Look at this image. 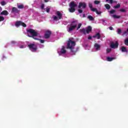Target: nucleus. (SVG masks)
Returning <instances> with one entry per match:
<instances>
[{
  "label": "nucleus",
  "mask_w": 128,
  "mask_h": 128,
  "mask_svg": "<svg viewBox=\"0 0 128 128\" xmlns=\"http://www.w3.org/2000/svg\"><path fill=\"white\" fill-rule=\"evenodd\" d=\"M67 46V48L70 50L72 54H76V52H78V48H76V50H74V46H76V42L72 40V39H68Z\"/></svg>",
  "instance_id": "f257e3e1"
},
{
  "label": "nucleus",
  "mask_w": 128,
  "mask_h": 128,
  "mask_svg": "<svg viewBox=\"0 0 128 128\" xmlns=\"http://www.w3.org/2000/svg\"><path fill=\"white\" fill-rule=\"evenodd\" d=\"M28 36L29 38H32L35 40H40V38H36L34 36H38V32L34 29H29L28 30Z\"/></svg>",
  "instance_id": "f03ea898"
},
{
  "label": "nucleus",
  "mask_w": 128,
  "mask_h": 128,
  "mask_svg": "<svg viewBox=\"0 0 128 128\" xmlns=\"http://www.w3.org/2000/svg\"><path fill=\"white\" fill-rule=\"evenodd\" d=\"M78 26V23H76V20H73L71 22L70 28H68V32H72V30H74Z\"/></svg>",
  "instance_id": "7ed1b4c3"
},
{
  "label": "nucleus",
  "mask_w": 128,
  "mask_h": 128,
  "mask_svg": "<svg viewBox=\"0 0 128 128\" xmlns=\"http://www.w3.org/2000/svg\"><path fill=\"white\" fill-rule=\"evenodd\" d=\"M77 6L78 5L76 4V2H70L69 5L70 8L68 10L70 12H76V8H76Z\"/></svg>",
  "instance_id": "20e7f679"
},
{
  "label": "nucleus",
  "mask_w": 128,
  "mask_h": 128,
  "mask_svg": "<svg viewBox=\"0 0 128 128\" xmlns=\"http://www.w3.org/2000/svg\"><path fill=\"white\" fill-rule=\"evenodd\" d=\"M92 30V28L90 26H88L86 30V28H83L82 29H80V32L82 34H90V32Z\"/></svg>",
  "instance_id": "39448f33"
},
{
  "label": "nucleus",
  "mask_w": 128,
  "mask_h": 128,
  "mask_svg": "<svg viewBox=\"0 0 128 128\" xmlns=\"http://www.w3.org/2000/svg\"><path fill=\"white\" fill-rule=\"evenodd\" d=\"M56 14H57L58 16H56L55 15H53L52 18H53L54 20H62V14L60 13V11H57L56 12Z\"/></svg>",
  "instance_id": "423d86ee"
},
{
  "label": "nucleus",
  "mask_w": 128,
  "mask_h": 128,
  "mask_svg": "<svg viewBox=\"0 0 128 128\" xmlns=\"http://www.w3.org/2000/svg\"><path fill=\"white\" fill-rule=\"evenodd\" d=\"M28 48L30 49L31 52H36L38 50V48L36 47V45L34 44H28Z\"/></svg>",
  "instance_id": "0eeeda50"
},
{
  "label": "nucleus",
  "mask_w": 128,
  "mask_h": 128,
  "mask_svg": "<svg viewBox=\"0 0 128 128\" xmlns=\"http://www.w3.org/2000/svg\"><path fill=\"white\" fill-rule=\"evenodd\" d=\"M88 6H89L90 10H92V12H96V13L97 14H102V12H98V9H96V8H92V3L88 4Z\"/></svg>",
  "instance_id": "6e6552de"
},
{
  "label": "nucleus",
  "mask_w": 128,
  "mask_h": 128,
  "mask_svg": "<svg viewBox=\"0 0 128 128\" xmlns=\"http://www.w3.org/2000/svg\"><path fill=\"white\" fill-rule=\"evenodd\" d=\"M50 36H52V32H50V30H47L45 32L44 38L46 40H48V38H50Z\"/></svg>",
  "instance_id": "1a4fd4ad"
},
{
  "label": "nucleus",
  "mask_w": 128,
  "mask_h": 128,
  "mask_svg": "<svg viewBox=\"0 0 128 128\" xmlns=\"http://www.w3.org/2000/svg\"><path fill=\"white\" fill-rule=\"evenodd\" d=\"M110 46L112 48H118V42H116L115 44L114 42H111Z\"/></svg>",
  "instance_id": "9d476101"
},
{
  "label": "nucleus",
  "mask_w": 128,
  "mask_h": 128,
  "mask_svg": "<svg viewBox=\"0 0 128 128\" xmlns=\"http://www.w3.org/2000/svg\"><path fill=\"white\" fill-rule=\"evenodd\" d=\"M86 8V4L84 2H80L78 6V8Z\"/></svg>",
  "instance_id": "9b49d317"
},
{
  "label": "nucleus",
  "mask_w": 128,
  "mask_h": 128,
  "mask_svg": "<svg viewBox=\"0 0 128 128\" xmlns=\"http://www.w3.org/2000/svg\"><path fill=\"white\" fill-rule=\"evenodd\" d=\"M12 14H20V10L16 7H13L12 9Z\"/></svg>",
  "instance_id": "f8f14e48"
},
{
  "label": "nucleus",
  "mask_w": 128,
  "mask_h": 128,
  "mask_svg": "<svg viewBox=\"0 0 128 128\" xmlns=\"http://www.w3.org/2000/svg\"><path fill=\"white\" fill-rule=\"evenodd\" d=\"M100 33H96L95 35L92 36V38H97V40H100Z\"/></svg>",
  "instance_id": "ddd939ff"
},
{
  "label": "nucleus",
  "mask_w": 128,
  "mask_h": 128,
  "mask_svg": "<svg viewBox=\"0 0 128 128\" xmlns=\"http://www.w3.org/2000/svg\"><path fill=\"white\" fill-rule=\"evenodd\" d=\"M94 46L96 48V50H100V45L98 44V43H96Z\"/></svg>",
  "instance_id": "4468645a"
},
{
  "label": "nucleus",
  "mask_w": 128,
  "mask_h": 128,
  "mask_svg": "<svg viewBox=\"0 0 128 128\" xmlns=\"http://www.w3.org/2000/svg\"><path fill=\"white\" fill-rule=\"evenodd\" d=\"M0 16H8V12L6 10H3L0 14Z\"/></svg>",
  "instance_id": "2eb2a0df"
},
{
  "label": "nucleus",
  "mask_w": 128,
  "mask_h": 128,
  "mask_svg": "<svg viewBox=\"0 0 128 128\" xmlns=\"http://www.w3.org/2000/svg\"><path fill=\"white\" fill-rule=\"evenodd\" d=\"M60 52L62 54L66 53V47H64V46H62L60 50Z\"/></svg>",
  "instance_id": "dca6fc26"
},
{
  "label": "nucleus",
  "mask_w": 128,
  "mask_h": 128,
  "mask_svg": "<svg viewBox=\"0 0 128 128\" xmlns=\"http://www.w3.org/2000/svg\"><path fill=\"white\" fill-rule=\"evenodd\" d=\"M121 50L122 52H128V49L124 46H122L121 48Z\"/></svg>",
  "instance_id": "f3484780"
},
{
  "label": "nucleus",
  "mask_w": 128,
  "mask_h": 128,
  "mask_svg": "<svg viewBox=\"0 0 128 128\" xmlns=\"http://www.w3.org/2000/svg\"><path fill=\"white\" fill-rule=\"evenodd\" d=\"M16 26H22V21H17L15 23Z\"/></svg>",
  "instance_id": "a211bd4d"
},
{
  "label": "nucleus",
  "mask_w": 128,
  "mask_h": 128,
  "mask_svg": "<svg viewBox=\"0 0 128 128\" xmlns=\"http://www.w3.org/2000/svg\"><path fill=\"white\" fill-rule=\"evenodd\" d=\"M87 18H88V20H91L92 22L94 20V17H92V16L90 15L88 16Z\"/></svg>",
  "instance_id": "6ab92c4d"
},
{
  "label": "nucleus",
  "mask_w": 128,
  "mask_h": 128,
  "mask_svg": "<svg viewBox=\"0 0 128 128\" xmlns=\"http://www.w3.org/2000/svg\"><path fill=\"white\" fill-rule=\"evenodd\" d=\"M115 60L114 58H110V57L107 58L108 62H112V60Z\"/></svg>",
  "instance_id": "aec40b11"
},
{
  "label": "nucleus",
  "mask_w": 128,
  "mask_h": 128,
  "mask_svg": "<svg viewBox=\"0 0 128 128\" xmlns=\"http://www.w3.org/2000/svg\"><path fill=\"white\" fill-rule=\"evenodd\" d=\"M24 8V6L23 4L18 5V8H19L20 10H22Z\"/></svg>",
  "instance_id": "412c9836"
},
{
  "label": "nucleus",
  "mask_w": 128,
  "mask_h": 128,
  "mask_svg": "<svg viewBox=\"0 0 128 128\" xmlns=\"http://www.w3.org/2000/svg\"><path fill=\"white\" fill-rule=\"evenodd\" d=\"M104 6L106 10H110V6L108 4H106L104 5Z\"/></svg>",
  "instance_id": "4be33fe9"
},
{
  "label": "nucleus",
  "mask_w": 128,
  "mask_h": 128,
  "mask_svg": "<svg viewBox=\"0 0 128 128\" xmlns=\"http://www.w3.org/2000/svg\"><path fill=\"white\" fill-rule=\"evenodd\" d=\"M112 18H120V16H118L117 15L114 14L112 15Z\"/></svg>",
  "instance_id": "5701e85b"
},
{
  "label": "nucleus",
  "mask_w": 128,
  "mask_h": 128,
  "mask_svg": "<svg viewBox=\"0 0 128 128\" xmlns=\"http://www.w3.org/2000/svg\"><path fill=\"white\" fill-rule=\"evenodd\" d=\"M124 43L126 46H128V38L124 40Z\"/></svg>",
  "instance_id": "b1692460"
},
{
  "label": "nucleus",
  "mask_w": 128,
  "mask_h": 128,
  "mask_svg": "<svg viewBox=\"0 0 128 128\" xmlns=\"http://www.w3.org/2000/svg\"><path fill=\"white\" fill-rule=\"evenodd\" d=\"M114 8H120V4H117L116 6H114Z\"/></svg>",
  "instance_id": "393cba45"
},
{
  "label": "nucleus",
  "mask_w": 128,
  "mask_h": 128,
  "mask_svg": "<svg viewBox=\"0 0 128 128\" xmlns=\"http://www.w3.org/2000/svg\"><path fill=\"white\" fill-rule=\"evenodd\" d=\"M81 26H82V24H80V23L78 24V26L76 30H80V28Z\"/></svg>",
  "instance_id": "a878e982"
},
{
  "label": "nucleus",
  "mask_w": 128,
  "mask_h": 128,
  "mask_svg": "<svg viewBox=\"0 0 128 128\" xmlns=\"http://www.w3.org/2000/svg\"><path fill=\"white\" fill-rule=\"evenodd\" d=\"M21 26L24 28H26V24L24 22H22Z\"/></svg>",
  "instance_id": "bb28decb"
},
{
  "label": "nucleus",
  "mask_w": 128,
  "mask_h": 128,
  "mask_svg": "<svg viewBox=\"0 0 128 128\" xmlns=\"http://www.w3.org/2000/svg\"><path fill=\"white\" fill-rule=\"evenodd\" d=\"M110 52H112V49L111 48H108L106 49V54H110Z\"/></svg>",
  "instance_id": "cd10ccee"
},
{
  "label": "nucleus",
  "mask_w": 128,
  "mask_h": 128,
  "mask_svg": "<svg viewBox=\"0 0 128 128\" xmlns=\"http://www.w3.org/2000/svg\"><path fill=\"white\" fill-rule=\"evenodd\" d=\"M94 3L95 4H100V1L95 0L94 2Z\"/></svg>",
  "instance_id": "c85d7f7f"
},
{
  "label": "nucleus",
  "mask_w": 128,
  "mask_h": 128,
  "mask_svg": "<svg viewBox=\"0 0 128 128\" xmlns=\"http://www.w3.org/2000/svg\"><path fill=\"white\" fill-rule=\"evenodd\" d=\"M0 4H2V6H6V2L5 1H2L0 2Z\"/></svg>",
  "instance_id": "c756f323"
},
{
  "label": "nucleus",
  "mask_w": 128,
  "mask_h": 128,
  "mask_svg": "<svg viewBox=\"0 0 128 128\" xmlns=\"http://www.w3.org/2000/svg\"><path fill=\"white\" fill-rule=\"evenodd\" d=\"M114 12H116V10H112L110 12V14H114Z\"/></svg>",
  "instance_id": "7c9ffc66"
},
{
  "label": "nucleus",
  "mask_w": 128,
  "mask_h": 128,
  "mask_svg": "<svg viewBox=\"0 0 128 128\" xmlns=\"http://www.w3.org/2000/svg\"><path fill=\"white\" fill-rule=\"evenodd\" d=\"M4 18L0 16V22H4Z\"/></svg>",
  "instance_id": "2f4dec72"
},
{
  "label": "nucleus",
  "mask_w": 128,
  "mask_h": 128,
  "mask_svg": "<svg viewBox=\"0 0 128 128\" xmlns=\"http://www.w3.org/2000/svg\"><path fill=\"white\" fill-rule=\"evenodd\" d=\"M118 34H122V30L120 29H118Z\"/></svg>",
  "instance_id": "473e14b6"
},
{
  "label": "nucleus",
  "mask_w": 128,
  "mask_h": 128,
  "mask_svg": "<svg viewBox=\"0 0 128 128\" xmlns=\"http://www.w3.org/2000/svg\"><path fill=\"white\" fill-rule=\"evenodd\" d=\"M120 12H126V10H124V8H122L120 10Z\"/></svg>",
  "instance_id": "72a5a7b5"
},
{
  "label": "nucleus",
  "mask_w": 128,
  "mask_h": 128,
  "mask_svg": "<svg viewBox=\"0 0 128 128\" xmlns=\"http://www.w3.org/2000/svg\"><path fill=\"white\" fill-rule=\"evenodd\" d=\"M39 40H40V44H44V40H42V39H39Z\"/></svg>",
  "instance_id": "f704fd0d"
},
{
  "label": "nucleus",
  "mask_w": 128,
  "mask_h": 128,
  "mask_svg": "<svg viewBox=\"0 0 128 128\" xmlns=\"http://www.w3.org/2000/svg\"><path fill=\"white\" fill-rule=\"evenodd\" d=\"M42 10H44V4H42L40 6Z\"/></svg>",
  "instance_id": "c9c22d12"
},
{
  "label": "nucleus",
  "mask_w": 128,
  "mask_h": 128,
  "mask_svg": "<svg viewBox=\"0 0 128 128\" xmlns=\"http://www.w3.org/2000/svg\"><path fill=\"white\" fill-rule=\"evenodd\" d=\"M128 34V32L126 31H124L123 34H122V36H124V35Z\"/></svg>",
  "instance_id": "e433bc0d"
},
{
  "label": "nucleus",
  "mask_w": 128,
  "mask_h": 128,
  "mask_svg": "<svg viewBox=\"0 0 128 128\" xmlns=\"http://www.w3.org/2000/svg\"><path fill=\"white\" fill-rule=\"evenodd\" d=\"M110 2V4H114V1L112 0H106V2Z\"/></svg>",
  "instance_id": "4c0bfd02"
},
{
  "label": "nucleus",
  "mask_w": 128,
  "mask_h": 128,
  "mask_svg": "<svg viewBox=\"0 0 128 128\" xmlns=\"http://www.w3.org/2000/svg\"><path fill=\"white\" fill-rule=\"evenodd\" d=\"M78 12L79 14H82V10L79 9V10H78Z\"/></svg>",
  "instance_id": "58836bf2"
},
{
  "label": "nucleus",
  "mask_w": 128,
  "mask_h": 128,
  "mask_svg": "<svg viewBox=\"0 0 128 128\" xmlns=\"http://www.w3.org/2000/svg\"><path fill=\"white\" fill-rule=\"evenodd\" d=\"M50 8H46V12H50Z\"/></svg>",
  "instance_id": "ea45409f"
},
{
  "label": "nucleus",
  "mask_w": 128,
  "mask_h": 128,
  "mask_svg": "<svg viewBox=\"0 0 128 128\" xmlns=\"http://www.w3.org/2000/svg\"><path fill=\"white\" fill-rule=\"evenodd\" d=\"M109 30H114V28L112 27V26H110L109 28Z\"/></svg>",
  "instance_id": "a19ab883"
},
{
  "label": "nucleus",
  "mask_w": 128,
  "mask_h": 128,
  "mask_svg": "<svg viewBox=\"0 0 128 128\" xmlns=\"http://www.w3.org/2000/svg\"><path fill=\"white\" fill-rule=\"evenodd\" d=\"M92 36H88V40H92Z\"/></svg>",
  "instance_id": "79ce46f5"
},
{
  "label": "nucleus",
  "mask_w": 128,
  "mask_h": 128,
  "mask_svg": "<svg viewBox=\"0 0 128 128\" xmlns=\"http://www.w3.org/2000/svg\"><path fill=\"white\" fill-rule=\"evenodd\" d=\"M11 44H16V42L15 41H12L11 42Z\"/></svg>",
  "instance_id": "37998d69"
},
{
  "label": "nucleus",
  "mask_w": 128,
  "mask_h": 128,
  "mask_svg": "<svg viewBox=\"0 0 128 128\" xmlns=\"http://www.w3.org/2000/svg\"><path fill=\"white\" fill-rule=\"evenodd\" d=\"M20 48H24V46H20Z\"/></svg>",
  "instance_id": "c03bdc74"
},
{
  "label": "nucleus",
  "mask_w": 128,
  "mask_h": 128,
  "mask_svg": "<svg viewBox=\"0 0 128 128\" xmlns=\"http://www.w3.org/2000/svg\"><path fill=\"white\" fill-rule=\"evenodd\" d=\"M82 18H86V14H83Z\"/></svg>",
  "instance_id": "a18cd8bd"
},
{
  "label": "nucleus",
  "mask_w": 128,
  "mask_h": 128,
  "mask_svg": "<svg viewBox=\"0 0 128 128\" xmlns=\"http://www.w3.org/2000/svg\"><path fill=\"white\" fill-rule=\"evenodd\" d=\"M48 2V0H44L45 2Z\"/></svg>",
  "instance_id": "49530a36"
},
{
  "label": "nucleus",
  "mask_w": 128,
  "mask_h": 128,
  "mask_svg": "<svg viewBox=\"0 0 128 128\" xmlns=\"http://www.w3.org/2000/svg\"><path fill=\"white\" fill-rule=\"evenodd\" d=\"M2 10V7L0 6V10Z\"/></svg>",
  "instance_id": "de8ad7c7"
},
{
  "label": "nucleus",
  "mask_w": 128,
  "mask_h": 128,
  "mask_svg": "<svg viewBox=\"0 0 128 128\" xmlns=\"http://www.w3.org/2000/svg\"><path fill=\"white\" fill-rule=\"evenodd\" d=\"M3 58H6V57H4V56H3Z\"/></svg>",
  "instance_id": "09e8293b"
},
{
  "label": "nucleus",
  "mask_w": 128,
  "mask_h": 128,
  "mask_svg": "<svg viewBox=\"0 0 128 128\" xmlns=\"http://www.w3.org/2000/svg\"><path fill=\"white\" fill-rule=\"evenodd\" d=\"M127 32H128V28L127 29V31H126Z\"/></svg>",
  "instance_id": "8fccbe9b"
},
{
  "label": "nucleus",
  "mask_w": 128,
  "mask_h": 128,
  "mask_svg": "<svg viewBox=\"0 0 128 128\" xmlns=\"http://www.w3.org/2000/svg\"><path fill=\"white\" fill-rule=\"evenodd\" d=\"M72 40H74V38H72Z\"/></svg>",
  "instance_id": "3c124183"
}]
</instances>
